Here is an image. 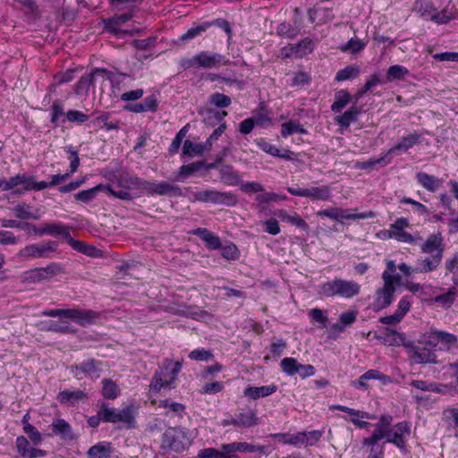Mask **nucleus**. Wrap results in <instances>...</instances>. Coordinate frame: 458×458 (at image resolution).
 Here are the masks:
<instances>
[{
    "instance_id": "7c9ffc66",
    "label": "nucleus",
    "mask_w": 458,
    "mask_h": 458,
    "mask_svg": "<svg viewBox=\"0 0 458 458\" xmlns=\"http://www.w3.org/2000/svg\"><path fill=\"white\" fill-rule=\"evenodd\" d=\"M283 371L289 376H293L301 371V364L293 358H284L281 360Z\"/></svg>"
},
{
    "instance_id": "c9c22d12",
    "label": "nucleus",
    "mask_w": 458,
    "mask_h": 458,
    "mask_svg": "<svg viewBox=\"0 0 458 458\" xmlns=\"http://www.w3.org/2000/svg\"><path fill=\"white\" fill-rule=\"evenodd\" d=\"M47 278V276L45 274H43V271L40 268H36L29 272H26L23 276L22 282L28 284L37 283Z\"/></svg>"
},
{
    "instance_id": "f03ea898",
    "label": "nucleus",
    "mask_w": 458,
    "mask_h": 458,
    "mask_svg": "<svg viewBox=\"0 0 458 458\" xmlns=\"http://www.w3.org/2000/svg\"><path fill=\"white\" fill-rule=\"evenodd\" d=\"M190 444V440L185 439V433L183 431L178 428H170L163 434L161 448L181 452Z\"/></svg>"
},
{
    "instance_id": "2f4dec72",
    "label": "nucleus",
    "mask_w": 458,
    "mask_h": 458,
    "mask_svg": "<svg viewBox=\"0 0 458 458\" xmlns=\"http://www.w3.org/2000/svg\"><path fill=\"white\" fill-rule=\"evenodd\" d=\"M350 94L347 90H340L335 94V101L333 103L331 109L334 112H340L350 101Z\"/></svg>"
},
{
    "instance_id": "79ce46f5",
    "label": "nucleus",
    "mask_w": 458,
    "mask_h": 458,
    "mask_svg": "<svg viewBox=\"0 0 458 458\" xmlns=\"http://www.w3.org/2000/svg\"><path fill=\"white\" fill-rule=\"evenodd\" d=\"M221 178L228 183H234L238 180L237 173L231 165H224L220 170Z\"/></svg>"
},
{
    "instance_id": "6e6552de",
    "label": "nucleus",
    "mask_w": 458,
    "mask_h": 458,
    "mask_svg": "<svg viewBox=\"0 0 458 458\" xmlns=\"http://www.w3.org/2000/svg\"><path fill=\"white\" fill-rule=\"evenodd\" d=\"M101 74L111 80L114 73L103 68H95L91 73L87 76H82L77 82L74 88V92L78 95L87 93L91 85H93L95 75Z\"/></svg>"
},
{
    "instance_id": "4be33fe9",
    "label": "nucleus",
    "mask_w": 458,
    "mask_h": 458,
    "mask_svg": "<svg viewBox=\"0 0 458 458\" xmlns=\"http://www.w3.org/2000/svg\"><path fill=\"white\" fill-rule=\"evenodd\" d=\"M305 197L312 199L327 200L330 198V189L328 186L313 187L311 189H304Z\"/></svg>"
},
{
    "instance_id": "a211bd4d",
    "label": "nucleus",
    "mask_w": 458,
    "mask_h": 458,
    "mask_svg": "<svg viewBox=\"0 0 458 458\" xmlns=\"http://www.w3.org/2000/svg\"><path fill=\"white\" fill-rule=\"evenodd\" d=\"M404 432H408V428L405 423H398L395 425L394 430L387 432L385 437H387V442L395 444L398 447L403 448L405 442L403 435Z\"/></svg>"
},
{
    "instance_id": "f8f14e48",
    "label": "nucleus",
    "mask_w": 458,
    "mask_h": 458,
    "mask_svg": "<svg viewBox=\"0 0 458 458\" xmlns=\"http://www.w3.org/2000/svg\"><path fill=\"white\" fill-rule=\"evenodd\" d=\"M408 226V221L406 218H399L394 224L391 225V233L392 238L396 239L399 242H412L413 237L411 234L408 233L404 231V229Z\"/></svg>"
},
{
    "instance_id": "f257e3e1",
    "label": "nucleus",
    "mask_w": 458,
    "mask_h": 458,
    "mask_svg": "<svg viewBox=\"0 0 458 458\" xmlns=\"http://www.w3.org/2000/svg\"><path fill=\"white\" fill-rule=\"evenodd\" d=\"M359 292V284L336 278L333 281L325 283L321 286L319 293L327 297L340 295L344 298H352L357 295Z\"/></svg>"
},
{
    "instance_id": "5fc2aeb1",
    "label": "nucleus",
    "mask_w": 458,
    "mask_h": 458,
    "mask_svg": "<svg viewBox=\"0 0 458 458\" xmlns=\"http://www.w3.org/2000/svg\"><path fill=\"white\" fill-rule=\"evenodd\" d=\"M380 82V78L377 74H373L370 78L366 81L364 86L358 91L357 96L361 97L366 94L372 87L376 86Z\"/></svg>"
},
{
    "instance_id": "4c0bfd02",
    "label": "nucleus",
    "mask_w": 458,
    "mask_h": 458,
    "mask_svg": "<svg viewBox=\"0 0 458 458\" xmlns=\"http://www.w3.org/2000/svg\"><path fill=\"white\" fill-rule=\"evenodd\" d=\"M455 295L456 292L453 288L444 294L434 297V301L440 303L443 307H450L454 301Z\"/></svg>"
},
{
    "instance_id": "4d7b16f0",
    "label": "nucleus",
    "mask_w": 458,
    "mask_h": 458,
    "mask_svg": "<svg viewBox=\"0 0 458 458\" xmlns=\"http://www.w3.org/2000/svg\"><path fill=\"white\" fill-rule=\"evenodd\" d=\"M435 60L437 61H447V62H458V53L456 52H445L441 54H435L432 55Z\"/></svg>"
},
{
    "instance_id": "052dcab7",
    "label": "nucleus",
    "mask_w": 458,
    "mask_h": 458,
    "mask_svg": "<svg viewBox=\"0 0 458 458\" xmlns=\"http://www.w3.org/2000/svg\"><path fill=\"white\" fill-rule=\"evenodd\" d=\"M16 445L19 454L22 457H27L30 453V449L28 448L29 441L27 438L24 437H19L16 440Z\"/></svg>"
},
{
    "instance_id": "603ef678",
    "label": "nucleus",
    "mask_w": 458,
    "mask_h": 458,
    "mask_svg": "<svg viewBox=\"0 0 458 458\" xmlns=\"http://www.w3.org/2000/svg\"><path fill=\"white\" fill-rule=\"evenodd\" d=\"M26 434L29 435L30 439L35 444L38 445L41 440V434L38 431V429L32 426L31 424H26L23 428Z\"/></svg>"
},
{
    "instance_id": "bb28decb",
    "label": "nucleus",
    "mask_w": 458,
    "mask_h": 458,
    "mask_svg": "<svg viewBox=\"0 0 458 458\" xmlns=\"http://www.w3.org/2000/svg\"><path fill=\"white\" fill-rule=\"evenodd\" d=\"M312 49L313 44L310 38L302 39L298 44L290 46V50L293 51L297 57H302L310 53Z\"/></svg>"
},
{
    "instance_id": "412c9836",
    "label": "nucleus",
    "mask_w": 458,
    "mask_h": 458,
    "mask_svg": "<svg viewBox=\"0 0 458 458\" xmlns=\"http://www.w3.org/2000/svg\"><path fill=\"white\" fill-rule=\"evenodd\" d=\"M112 454V446L110 443L106 445L98 443L91 446L88 451L89 458H109Z\"/></svg>"
},
{
    "instance_id": "b1692460",
    "label": "nucleus",
    "mask_w": 458,
    "mask_h": 458,
    "mask_svg": "<svg viewBox=\"0 0 458 458\" xmlns=\"http://www.w3.org/2000/svg\"><path fill=\"white\" fill-rule=\"evenodd\" d=\"M276 391V386H260V387H247L244 390V395L249 396L254 400L259 398L267 396L271 394H273Z\"/></svg>"
},
{
    "instance_id": "ddd939ff",
    "label": "nucleus",
    "mask_w": 458,
    "mask_h": 458,
    "mask_svg": "<svg viewBox=\"0 0 458 458\" xmlns=\"http://www.w3.org/2000/svg\"><path fill=\"white\" fill-rule=\"evenodd\" d=\"M61 316L65 318H72L81 324L91 323L97 317L98 314L92 310H63Z\"/></svg>"
},
{
    "instance_id": "680f3d73",
    "label": "nucleus",
    "mask_w": 458,
    "mask_h": 458,
    "mask_svg": "<svg viewBox=\"0 0 458 458\" xmlns=\"http://www.w3.org/2000/svg\"><path fill=\"white\" fill-rule=\"evenodd\" d=\"M223 388H224V386L220 382L208 383L203 386L201 393L202 394H216V393L221 392L223 390Z\"/></svg>"
},
{
    "instance_id": "a878e982",
    "label": "nucleus",
    "mask_w": 458,
    "mask_h": 458,
    "mask_svg": "<svg viewBox=\"0 0 458 458\" xmlns=\"http://www.w3.org/2000/svg\"><path fill=\"white\" fill-rule=\"evenodd\" d=\"M102 395L106 399H115L120 394V389L112 379L103 380Z\"/></svg>"
},
{
    "instance_id": "8fccbe9b",
    "label": "nucleus",
    "mask_w": 458,
    "mask_h": 458,
    "mask_svg": "<svg viewBox=\"0 0 458 458\" xmlns=\"http://www.w3.org/2000/svg\"><path fill=\"white\" fill-rule=\"evenodd\" d=\"M364 47V43L360 40L350 39L345 45L341 47L342 51H350L352 54H357Z\"/></svg>"
},
{
    "instance_id": "c03bdc74",
    "label": "nucleus",
    "mask_w": 458,
    "mask_h": 458,
    "mask_svg": "<svg viewBox=\"0 0 458 458\" xmlns=\"http://www.w3.org/2000/svg\"><path fill=\"white\" fill-rule=\"evenodd\" d=\"M386 330L388 332L385 338L386 343H388L390 345L400 344L402 343L405 347L408 346V344L404 342L405 338L402 334L397 333L392 329Z\"/></svg>"
},
{
    "instance_id": "f3484780",
    "label": "nucleus",
    "mask_w": 458,
    "mask_h": 458,
    "mask_svg": "<svg viewBox=\"0 0 458 458\" xmlns=\"http://www.w3.org/2000/svg\"><path fill=\"white\" fill-rule=\"evenodd\" d=\"M57 399L61 403H70V404L74 405L79 401H83L88 399V394L81 390L77 391H69V390H64L59 393Z\"/></svg>"
},
{
    "instance_id": "473e14b6",
    "label": "nucleus",
    "mask_w": 458,
    "mask_h": 458,
    "mask_svg": "<svg viewBox=\"0 0 458 458\" xmlns=\"http://www.w3.org/2000/svg\"><path fill=\"white\" fill-rule=\"evenodd\" d=\"M360 74V67L357 65H349L343 70H340L336 76L335 80L337 81H342L345 80H349L352 78H356Z\"/></svg>"
},
{
    "instance_id": "e2e57ef3",
    "label": "nucleus",
    "mask_w": 458,
    "mask_h": 458,
    "mask_svg": "<svg viewBox=\"0 0 458 458\" xmlns=\"http://www.w3.org/2000/svg\"><path fill=\"white\" fill-rule=\"evenodd\" d=\"M257 201L260 204L262 203H268L270 201H277L281 199H285V197L279 196L276 193H265V194H259L256 198Z\"/></svg>"
},
{
    "instance_id": "393cba45",
    "label": "nucleus",
    "mask_w": 458,
    "mask_h": 458,
    "mask_svg": "<svg viewBox=\"0 0 458 458\" xmlns=\"http://www.w3.org/2000/svg\"><path fill=\"white\" fill-rule=\"evenodd\" d=\"M359 114V108L357 106H352L350 109L345 111L342 115L336 116L335 121L340 126L347 128L352 122L356 121Z\"/></svg>"
},
{
    "instance_id": "72a5a7b5",
    "label": "nucleus",
    "mask_w": 458,
    "mask_h": 458,
    "mask_svg": "<svg viewBox=\"0 0 458 458\" xmlns=\"http://www.w3.org/2000/svg\"><path fill=\"white\" fill-rule=\"evenodd\" d=\"M298 32L299 30L289 21H283L277 27V33L280 36L293 38Z\"/></svg>"
},
{
    "instance_id": "9b49d317",
    "label": "nucleus",
    "mask_w": 458,
    "mask_h": 458,
    "mask_svg": "<svg viewBox=\"0 0 458 458\" xmlns=\"http://www.w3.org/2000/svg\"><path fill=\"white\" fill-rule=\"evenodd\" d=\"M193 61L199 67L204 68H212L221 64H226L228 63V61H225V58L218 54L208 55L205 52H202L194 56Z\"/></svg>"
},
{
    "instance_id": "39448f33",
    "label": "nucleus",
    "mask_w": 458,
    "mask_h": 458,
    "mask_svg": "<svg viewBox=\"0 0 458 458\" xmlns=\"http://www.w3.org/2000/svg\"><path fill=\"white\" fill-rule=\"evenodd\" d=\"M194 199L202 202L211 201L217 204H225L227 206H234L237 203L235 195L215 191L196 192L194 194Z\"/></svg>"
},
{
    "instance_id": "cd10ccee",
    "label": "nucleus",
    "mask_w": 458,
    "mask_h": 458,
    "mask_svg": "<svg viewBox=\"0 0 458 458\" xmlns=\"http://www.w3.org/2000/svg\"><path fill=\"white\" fill-rule=\"evenodd\" d=\"M53 431L55 434L61 435L63 437H70L72 438V428L68 422H66L63 419L55 420L53 424Z\"/></svg>"
},
{
    "instance_id": "69168bd1",
    "label": "nucleus",
    "mask_w": 458,
    "mask_h": 458,
    "mask_svg": "<svg viewBox=\"0 0 458 458\" xmlns=\"http://www.w3.org/2000/svg\"><path fill=\"white\" fill-rule=\"evenodd\" d=\"M444 415L450 421V424H453L454 428H458V409H447L445 411Z\"/></svg>"
},
{
    "instance_id": "9d476101",
    "label": "nucleus",
    "mask_w": 458,
    "mask_h": 458,
    "mask_svg": "<svg viewBox=\"0 0 458 458\" xmlns=\"http://www.w3.org/2000/svg\"><path fill=\"white\" fill-rule=\"evenodd\" d=\"M259 419L256 416V412L254 411H250L247 413H240L237 418L224 420L222 424L225 427L233 425L240 428H250L257 425Z\"/></svg>"
},
{
    "instance_id": "f704fd0d",
    "label": "nucleus",
    "mask_w": 458,
    "mask_h": 458,
    "mask_svg": "<svg viewBox=\"0 0 458 458\" xmlns=\"http://www.w3.org/2000/svg\"><path fill=\"white\" fill-rule=\"evenodd\" d=\"M100 413L105 422L116 423L118 420V412L114 409L109 408L106 403H102L100 406Z\"/></svg>"
},
{
    "instance_id": "bf43d9fd",
    "label": "nucleus",
    "mask_w": 458,
    "mask_h": 458,
    "mask_svg": "<svg viewBox=\"0 0 458 458\" xmlns=\"http://www.w3.org/2000/svg\"><path fill=\"white\" fill-rule=\"evenodd\" d=\"M210 24L209 23H206V24H202V25H199L195 28H191L185 34H183L181 38L182 40H186V39H189V38H194L195 36H197L198 34H199L200 32L202 31H205L206 29L209 26Z\"/></svg>"
},
{
    "instance_id": "7ed1b4c3",
    "label": "nucleus",
    "mask_w": 458,
    "mask_h": 458,
    "mask_svg": "<svg viewBox=\"0 0 458 458\" xmlns=\"http://www.w3.org/2000/svg\"><path fill=\"white\" fill-rule=\"evenodd\" d=\"M451 1L452 0H433L431 8H433L434 11L441 9V12L436 13H431V21H435L438 24H445L451 20L456 19L458 12L454 5L450 6Z\"/></svg>"
},
{
    "instance_id": "a18cd8bd",
    "label": "nucleus",
    "mask_w": 458,
    "mask_h": 458,
    "mask_svg": "<svg viewBox=\"0 0 458 458\" xmlns=\"http://www.w3.org/2000/svg\"><path fill=\"white\" fill-rule=\"evenodd\" d=\"M210 103L217 107H227L231 105V98L221 93H215L211 95Z\"/></svg>"
},
{
    "instance_id": "c756f323",
    "label": "nucleus",
    "mask_w": 458,
    "mask_h": 458,
    "mask_svg": "<svg viewBox=\"0 0 458 458\" xmlns=\"http://www.w3.org/2000/svg\"><path fill=\"white\" fill-rule=\"evenodd\" d=\"M346 211L339 208H333L329 209V215L328 217L334 220H339L340 218L344 219H360V218H365L366 216L364 214H345Z\"/></svg>"
},
{
    "instance_id": "09e8293b",
    "label": "nucleus",
    "mask_w": 458,
    "mask_h": 458,
    "mask_svg": "<svg viewBox=\"0 0 458 458\" xmlns=\"http://www.w3.org/2000/svg\"><path fill=\"white\" fill-rule=\"evenodd\" d=\"M197 458H229L225 453H222L215 448H206L201 450Z\"/></svg>"
},
{
    "instance_id": "6e6d98bb",
    "label": "nucleus",
    "mask_w": 458,
    "mask_h": 458,
    "mask_svg": "<svg viewBox=\"0 0 458 458\" xmlns=\"http://www.w3.org/2000/svg\"><path fill=\"white\" fill-rule=\"evenodd\" d=\"M189 357L196 360H208L213 357V354L206 350H194L190 352Z\"/></svg>"
},
{
    "instance_id": "20e7f679",
    "label": "nucleus",
    "mask_w": 458,
    "mask_h": 458,
    "mask_svg": "<svg viewBox=\"0 0 458 458\" xmlns=\"http://www.w3.org/2000/svg\"><path fill=\"white\" fill-rule=\"evenodd\" d=\"M395 264L390 260L387 262V270L383 273L384 286L377 291V293L383 297V307H386L391 304L393 294L394 293V273L395 272Z\"/></svg>"
},
{
    "instance_id": "338daca9",
    "label": "nucleus",
    "mask_w": 458,
    "mask_h": 458,
    "mask_svg": "<svg viewBox=\"0 0 458 458\" xmlns=\"http://www.w3.org/2000/svg\"><path fill=\"white\" fill-rule=\"evenodd\" d=\"M310 316L317 322H319L322 324L323 327L327 326V318L323 315V311L320 309H312L310 311Z\"/></svg>"
},
{
    "instance_id": "dca6fc26",
    "label": "nucleus",
    "mask_w": 458,
    "mask_h": 458,
    "mask_svg": "<svg viewBox=\"0 0 458 458\" xmlns=\"http://www.w3.org/2000/svg\"><path fill=\"white\" fill-rule=\"evenodd\" d=\"M171 366H173V361L166 360L164 368H162L159 371H157L155 373L153 381L149 385L151 390L158 392L163 386L169 385L167 383L169 381V379L167 378V372L168 369H170Z\"/></svg>"
},
{
    "instance_id": "2eb2a0df",
    "label": "nucleus",
    "mask_w": 458,
    "mask_h": 458,
    "mask_svg": "<svg viewBox=\"0 0 458 458\" xmlns=\"http://www.w3.org/2000/svg\"><path fill=\"white\" fill-rule=\"evenodd\" d=\"M445 250V244L440 234L431 235V270L439 265L442 254Z\"/></svg>"
},
{
    "instance_id": "c85d7f7f",
    "label": "nucleus",
    "mask_w": 458,
    "mask_h": 458,
    "mask_svg": "<svg viewBox=\"0 0 458 458\" xmlns=\"http://www.w3.org/2000/svg\"><path fill=\"white\" fill-rule=\"evenodd\" d=\"M131 17H132V13H123V14H120V15H115L113 18L109 19L106 22V28L108 30H110L111 32L116 34L117 33V29H116L115 26L128 21L129 20L131 19Z\"/></svg>"
},
{
    "instance_id": "864d4df0",
    "label": "nucleus",
    "mask_w": 458,
    "mask_h": 458,
    "mask_svg": "<svg viewBox=\"0 0 458 458\" xmlns=\"http://www.w3.org/2000/svg\"><path fill=\"white\" fill-rule=\"evenodd\" d=\"M222 256L228 260H234L239 256V250L234 244H230L222 248Z\"/></svg>"
},
{
    "instance_id": "4468645a",
    "label": "nucleus",
    "mask_w": 458,
    "mask_h": 458,
    "mask_svg": "<svg viewBox=\"0 0 458 458\" xmlns=\"http://www.w3.org/2000/svg\"><path fill=\"white\" fill-rule=\"evenodd\" d=\"M144 189L147 190L151 194H153V193H157L159 195L171 194L174 196H181L182 194V190L178 186L170 184L165 182H162L160 183H150L149 182V185H147V188H144Z\"/></svg>"
},
{
    "instance_id": "13d9d810",
    "label": "nucleus",
    "mask_w": 458,
    "mask_h": 458,
    "mask_svg": "<svg viewBox=\"0 0 458 458\" xmlns=\"http://www.w3.org/2000/svg\"><path fill=\"white\" fill-rule=\"evenodd\" d=\"M25 207H26L25 205H18L15 207L14 210H15L16 216L18 218H20V219H30V218L38 219V216H35L32 213H30V211H28L25 208Z\"/></svg>"
},
{
    "instance_id": "aec40b11",
    "label": "nucleus",
    "mask_w": 458,
    "mask_h": 458,
    "mask_svg": "<svg viewBox=\"0 0 458 458\" xmlns=\"http://www.w3.org/2000/svg\"><path fill=\"white\" fill-rule=\"evenodd\" d=\"M118 184L124 189H129L131 185L136 186L138 188H147V185H149V182L147 181H140L137 177H131L128 174L122 173L117 177Z\"/></svg>"
},
{
    "instance_id": "6ab92c4d",
    "label": "nucleus",
    "mask_w": 458,
    "mask_h": 458,
    "mask_svg": "<svg viewBox=\"0 0 458 458\" xmlns=\"http://www.w3.org/2000/svg\"><path fill=\"white\" fill-rule=\"evenodd\" d=\"M194 234L199 235L209 249L217 250L221 248L222 244L219 237L212 234L208 230L198 228L194 231Z\"/></svg>"
},
{
    "instance_id": "a19ab883",
    "label": "nucleus",
    "mask_w": 458,
    "mask_h": 458,
    "mask_svg": "<svg viewBox=\"0 0 458 458\" xmlns=\"http://www.w3.org/2000/svg\"><path fill=\"white\" fill-rule=\"evenodd\" d=\"M20 255L26 258L43 257L45 255V251L43 246L38 247L36 245H29L21 250Z\"/></svg>"
},
{
    "instance_id": "de8ad7c7",
    "label": "nucleus",
    "mask_w": 458,
    "mask_h": 458,
    "mask_svg": "<svg viewBox=\"0 0 458 458\" xmlns=\"http://www.w3.org/2000/svg\"><path fill=\"white\" fill-rule=\"evenodd\" d=\"M103 187L102 184H99L92 189L80 191L75 195V198L82 202H89L95 197L96 192Z\"/></svg>"
},
{
    "instance_id": "1a4fd4ad",
    "label": "nucleus",
    "mask_w": 458,
    "mask_h": 458,
    "mask_svg": "<svg viewBox=\"0 0 458 458\" xmlns=\"http://www.w3.org/2000/svg\"><path fill=\"white\" fill-rule=\"evenodd\" d=\"M392 422V417L389 415H382L379 422L377 425V428L374 430L372 436L363 439V444L369 445H375L377 441L384 438L387 432L390 431L389 426Z\"/></svg>"
},
{
    "instance_id": "ea45409f",
    "label": "nucleus",
    "mask_w": 458,
    "mask_h": 458,
    "mask_svg": "<svg viewBox=\"0 0 458 458\" xmlns=\"http://www.w3.org/2000/svg\"><path fill=\"white\" fill-rule=\"evenodd\" d=\"M268 110L265 106H261L255 113L254 116L251 117L254 119V123L257 125H264L266 123H270L271 119L269 118Z\"/></svg>"
},
{
    "instance_id": "0eeeda50",
    "label": "nucleus",
    "mask_w": 458,
    "mask_h": 458,
    "mask_svg": "<svg viewBox=\"0 0 458 458\" xmlns=\"http://www.w3.org/2000/svg\"><path fill=\"white\" fill-rule=\"evenodd\" d=\"M428 337L424 336L423 340H418L417 343L407 344L410 349L411 359L416 363H426L429 360V344Z\"/></svg>"
},
{
    "instance_id": "3c124183",
    "label": "nucleus",
    "mask_w": 458,
    "mask_h": 458,
    "mask_svg": "<svg viewBox=\"0 0 458 458\" xmlns=\"http://www.w3.org/2000/svg\"><path fill=\"white\" fill-rule=\"evenodd\" d=\"M418 140V136L416 135H410L408 137H404L401 142H399L394 148L390 149V151H393L394 149L397 150H407L409 148L412 147Z\"/></svg>"
},
{
    "instance_id": "58836bf2",
    "label": "nucleus",
    "mask_w": 458,
    "mask_h": 458,
    "mask_svg": "<svg viewBox=\"0 0 458 458\" xmlns=\"http://www.w3.org/2000/svg\"><path fill=\"white\" fill-rule=\"evenodd\" d=\"M408 72V71L400 66V65H393L389 67L387 73H386V80L388 81H394V80H401L403 78V76Z\"/></svg>"
},
{
    "instance_id": "49530a36",
    "label": "nucleus",
    "mask_w": 458,
    "mask_h": 458,
    "mask_svg": "<svg viewBox=\"0 0 458 458\" xmlns=\"http://www.w3.org/2000/svg\"><path fill=\"white\" fill-rule=\"evenodd\" d=\"M203 165L204 163L201 161L193 162L189 165H183L180 167L179 174L181 176L186 177L199 170L201 167H203Z\"/></svg>"
},
{
    "instance_id": "0e129e2a",
    "label": "nucleus",
    "mask_w": 458,
    "mask_h": 458,
    "mask_svg": "<svg viewBox=\"0 0 458 458\" xmlns=\"http://www.w3.org/2000/svg\"><path fill=\"white\" fill-rule=\"evenodd\" d=\"M40 269L43 271V274H45L47 276V278L64 272L63 268L58 264L55 263H51L47 265L46 267H42Z\"/></svg>"
},
{
    "instance_id": "5701e85b",
    "label": "nucleus",
    "mask_w": 458,
    "mask_h": 458,
    "mask_svg": "<svg viewBox=\"0 0 458 458\" xmlns=\"http://www.w3.org/2000/svg\"><path fill=\"white\" fill-rule=\"evenodd\" d=\"M208 144H194L190 140H186L183 143L182 153L186 156L192 157L201 155L204 151L208 150Z\"/></svg>"
},
{
    "instance_id": "e433bc0d",
    "label": "nucleus",
    "mask_w": 458,
    "mask_h": 458,
    "mask_svg": "<svg viewBox=\"0 0 458 458\" xmlns=\"http://www.w3.org/2000/svg\"><path fill=\"white\" fill-rule=\"evenodd\" d=\"M118 422H123L129 428L134 427V415L132 408L128 406L118 412Z\"/></svg>"
},
{
    "instance_id": "774afa93",
    "label": "nucleus",
    "mask_w": 458,
    "mask_h": 458,
    "mask_svg": "<svg viewBox=\"0 0 458 458\" xmlns=\"http://www.w3.org/2000/svg\"><path fill=\"white\" fill-rule=\"evenodd\" d=\"M265 225H266V232L270 234L276 235V234L279 233V232H280L279 224H278L277 220L275 218H270V219L267 220L265 222Z\"/></svg>"
},
{
    "instance_id": "423d86ee",
    "label": "nucleus",
    "mask_w": 458,
    "mask_h": 458,
    "mask_svg": "<svg viewBox=\"0 0 458 458\" xmlns=\"http://www.w3.org/2000/svg\"><path fill=\"white\" fill-rule=\"evenodd\" d=\"M457 344V337L454 335L436 331L431 332V347L433 350L431 351V363H437L436 355L433 352L437 351V347L439 346V349L449 350L452 346Z\"/></svg>"
},
{
    "instance_id": "37998d69",
    "label": "nucleus",
    "mask_w": 458,
    "mask_h": 458,
    "mask_svg": "<svg viewBox=\"0 0 458 458\" xmlns=\"http://www.w3.org/2000/svg\"><path fill=\"white\" fill-rule=\"evenodd\" d=\"M293 132L304 133L305 130L299 123L293 122H288L282 124L281 133L284 137L291 135Z\"/></svg>"
}]
</instances>
